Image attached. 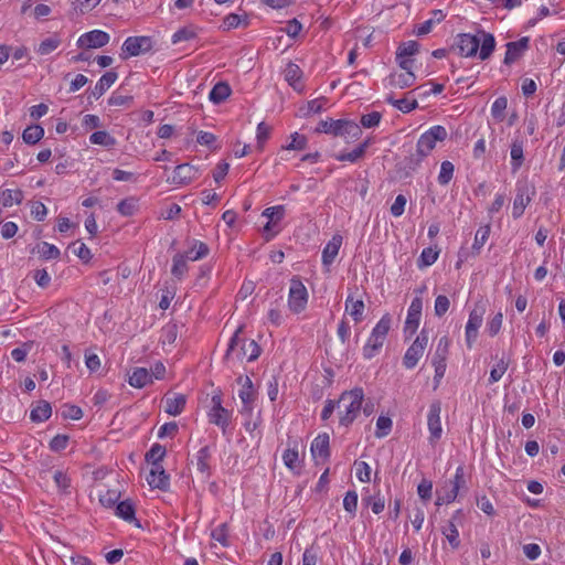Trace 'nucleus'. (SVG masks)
I'll list each match as a JSON object with an SVG mask.
<instances>
[{
	"instance_id": "60",
	"label": "nucleus",
	"mask_w": 565,
	"mask_h": 565,
	"mask_svg": "<svg viewBox=\"0 0 565 565\" xmlns=\"http://www.w3.org/2000/svg\"><path fill=\"white\" fill-rule=\"evenodd\" d=\"M228 536V525L227 523H222L215 529L212 530L211 537L217 542H220L223 546L228 545L227 541Z\"/></svg>"
},
{
	"instance_id": "64",
	"label": "nucleus",
	"mask_w": 565,
	"mask_h": 565,
	"mask_svg": "<svg viewBox=\"0 0 565 565\" xmlns=\"http://www.w3.org/2000/svg\"><path fill=\"white\" fill-rule=\"evenodd\" d=\"M70 437L64 434H58L54 436L50 441V449L52 451H62L64 450L68 445Z\"/></svg>"
},
{
	"instance_id": "43",
	"label": "nucleus",
	"mask_w": 565,
	"mask_h": 565,
	"mask_svg": "<svg viewBox=\"0 0 565 565\" xmlns=\"http://www.w3.org/2000/svg\"><path fill=\"white\" fill-rule=\"evenodd\" d=\"M38 249L41 258L44 260L57 259L61 255L60 249L55 245L47 242H42L39 244Z\"/></svg>"
},
{
	"instance_id": "9",
	"label": "nucleus",
	"mask_w": 565,
	"mask_h": 565,
	"mask_svg": "<svg viewBox=\"0 0 565 565\" xmlns=\"http://www.w3.org/2000/svg\"><path fill=\"white\" fill-rule=\"evenodd\" d=\"M449 339L446 335L441 337L434 352L431 359V364L435 367L434 388H437L439 386L440 381L445 375L447 367V358L449 353Z\"/></svg>"
},
{
	"instance_id": "34",
	"label": "nucleus",
	"mask_w": 565,
	"mask_h": 565,
	"mask_svg": "<svg viewBox=\"0 0 565 565\" xmlns=\"http://www.w3.org/2000/svg\"><path fill=\"white\" fill-rule=\"evenodd\" d=\"M302 76V71L295 63H289L285 70V78L295 89H301L302 84L300 82Z\"/></svg>"
},
{
	"instance_id": "3",
	"label": "nucleus",
	"mask_w": 565,
	"mask_h": 565,
	"mask_svg": "<svg viewBox=\"0 0 565 565\" xmlns=\"http://www.w3.org/2000/svg\"><path fill=\"white\" fill-rule=\"evenodd\" d=\"M242 330L243 327H238L230 340L224 356L225 361L227 362L235 359L242 361L244 358H247V361L253 362L257 360L262 353V349L255 340H247L239 337Z\"/></svg>"
},
{
	"instance_id": "55",
	"label": "nucleus",
	"mask_w": 565,
	"mask_h": 565,
	"mask_svg": "<svg viewBox=\"0 0 565 565\" xmlns=\"http://www.w3.org/2000/svg\"><path fill=\"white\" fill-rule=\"evenodd\" d=\"M291 141L284 146L285 150H303L307 148L308 139L305 135H300L298 132H294L291 136Z\"/></svg>"
},
{
	"instance_id": "10",
	"label": "nucleus",
	"mask_w": 565,
	"mask_h": 565,
	"mask_svg": "<svg viewBox=\"0 0 565 565\" xmlns=\"http://www.w3.org/2000/svg\"><path fill=\"white\" fill-rule=\"evenodd\" d=\"M535 195V188L531 185L527 181H518L516 182V194L513 201L512 207V217L520 218L526 206L532 201V198Z\"/></svg>"
},
{
	"instance_id": "17",
	"label": "nucleus",
	"mask_w": 565,
	"mask_h": 565,
	"mask_svg": "<svg viewBox=\"0 0 565 565\" xmlns=\"http://www.w3.org/2000/svg\"><path fill=\"white\" fill-rule=\"evenodd\" d=\"M423 310V301L419 297L412 300L407 311L404 332L413 335L418 329Z\"/></svg>"
},
{
	"instance_id": "25",
	"label": "nucleus",
	"mask_w": 565,
	"mask_h": 565,
	"mask_svg": "<svg viewBox=\"0 0 565 565\" xmlns=\"http://www.w3.org/2000/svg\"><path fill=\"white\" fill-rule=\"evenodd\" d=\"M128 382L132 387L141 388L152 383V375L146 367H136L129 375Z\"/></svg>"
},
{
	"instance_id": "26",
	"label": "nucleus",
	"mask_w": 565,
	"mask_h": 565,
	"mask_svg": "<svg viewBox=\"0 0 565 565\" xmlns=\"http://www.w3.org/2000/svg\"><path fill=\"white\" fill-rule=\"evenodd\" d=\"M370 145H371V140L366 139L363 142H361L356 148H354L352 151L335 154L334 158L338 161L356 162L359 159H361L365 154Z\"/></svg>"
},
{
	"instance_id": "8",
	"label": "nucleus",
	"mask_w": 565,
	"mask_h": 565,
	"mask_svg": "<svg viewBox=\"0 0 565 565\" xmlns=\"http://www.w3.org/2000/svg\"><path fill=\"white\" fill-rule=\"evenodd\" d=\"M308 302V291L298 276L290 279L288 307L294 313H300L305 310Z\"/></svg>"
},
{
	"instance_id": "39",
	"label": "nucleus",
	"mask_w": 565,
	"mask_h": 565,
	"mask_svg": "<svg viewBox=\"0 0 565 565\" xmlns=\"http://www.w3.org/2000/svg\"><path fill=\"white\" fill-rule=\"evenodd\" d=\"M44 136V129L39 125H32L24 129L22 134L23 141L29 145H35Z\"/></svg>"
},
{
	"instance_id": "15",
	"label": "nucleus",
	"mask_w": 565,
	"mask_h": 565,
	"mask_svg": "<svg viewBox=\"0 0 565 565\" xmlns=\"http://www.w3.org/2000/svg\"><path fill=\"white\" fill-rule=\"evenodd\" d=\"M507 52L504 55L503 63L511 65L520 60L524 53L530 49V38L522 36L518 41L508 42L505 44Z\"/></svg>"
},
{
	"instance_id": "51",
	"label": "nucleus",
	"mask_w": 565,
	"mask_h": 565,
	"mask_svg": "<svg viewBox=\"0 0 565 565\" xmlns=\"http://www.w3.org/2000/svg\"><path fill=\"white\" fill-rule=\"evenodd\" d=\"M136 210H137V200L135 198L124 199L117 204V211L122 216H131L135 214Z\"/></svg>"
},
{
	"instance_id": "29",
	"label": "nucleus",
	"mask_w": 565,
	"mask_h": 565,
	"mask_svg": "<svg viewBox=\"0 0 565 565\" xmlns=\"http://www.w3.org/2000/svg\"><path fill=\"white\" fill-rule=\"evenodd\" d=\"M115 514L127 522L136 521L134 502L129 499L118 502L116 504Z\"/></svg>"
},
{
	"instance_id": "2",
	"label": "nucleus",
	"mask_w": 565,
	"mask_h": 565,
	"mask_svg": "<svg viewBox=\"0 0 565 565\" xmlns=\"http://www.w3.org/2000/svg\"><path fill=\"white\" fill-rule=\"evenodd\" d=\"M338 402L339 424L349 427L359 416L364 402V392L362 387H354L341 393Z\"/></svg>"
},
{
	"instance_id": "11",
	"label": "nucleus",
	"mask_w": 565,
	"mask_h": 565,
	"mask_svg": "<svg viewBox=\"0 0 565 565\" xmlns=\"http://www.w3.org/2000/svg\"><path fill=\"white\" fill-rule=\"evenodd\" d=\"M427 343L428 334L425 330H422L420 333L412 343V345L405 352V355L403 358V365L406 369L412 370L417 365L419 359L424 354Z\"/></svg>"
},
{
	"instance_id": "19",
	"label": "nucleus",
	"mask_w": 565,
	"mask_h": 565,
	"mask_svg": "<svg viewBox=\"0 0 565 565\" xmlns=\"http://www.w3.org/2000/svg\"><path fill=\"white\" fill-rule=\"evenodd\" d=\"M330 437L327 433L319 434L311 444V454L315 459L326 462L330 457Z\"/></svg>"
},
{
	"instance_id": "53",
	"label": "nucleus",
	"mask_w": 565,
	"mask_h": 565,
	"mask_svg": "<svg viewBox=\"0 0 565 565\" xmlns=\"http://www.w3.org/2000/svg\"><path fill=\"white\" fill-rule=\"evenodd\" d=\"M23 194L21 190H6L2 192L1 202L3 206H11L13 203H21Z\"/></svg>"
},
{
	"instance_id": "42",
	"label": "nucleus",
	"mask_w": 565,
	"mask_h": 565,
	"mask_svg": "<svg viewBox=\"0 0 565 565\" xmlns=\"http://www.w3.org/2000/svg\"><path fill=\"white\" fill-rule=\"evenodd\" d=\"M391 324H392V318H391L390 313H385L380 319V321L376 323V326L373 328L371 333H373V335L380 337L383 340H385L387 337V333L391 329Z\"/></svg>"
},
{
	"instance_id": "57",
	"label": "nucleus",
	"mask_w": 565,
	"mask_h": 565,
	"mask_svg": "<svg viewBox=\"0 0 565 565\" xmlns=\"http://www.w3.org/2000/svg\"><path fill=\"white\" fill-rule=\"evenodd\" d=\"M263 216L268 218V222L277 224L285 216V206L276 205L267 207L263 211Z\"/></svg>"
},
{
	"instance_id": "63",
	"label": "nucleus",
	"mask_w": 565,
	"mask_h": 565,
	"mask_svg": "<svg viewBox=\"0 0 565 565\" xmlns=\"http://www.w3.org/2000/svg\"><path fill=\"white\" fill-rule=\"evenodd\" d=\"M73 253L84 263H88L92 259L90 249L84 244L75 242L72 244Z\"/></svg>"
},
{
	"instance_id": "23",
	"label": "nucleus",
	"mask_w": 565,
	"mask_h": 565,
	"mask_svg": "<svg viewBox=\"0 0 565 565\" xmlns=\"http://www.w3.org/2000/svg\"><path fill=\"white\" fill-rule=\"evenodd\" d=\"M365 305L362 299H354L349 295L345 299V312L350 315L355 323L364 319Z\"/></svg>"
},
{
	"instance_id": "33",
	"label": "nucleus",
	"mask_w": 565,
	"mask_h": 565,
	"mask_svg": "<svg viewBox=\"0 0 565 565\" xmlns=\"http://www.w3.org/2000/svg\"><path fill=\"white\" fill-rule=\"evenodd\" d=\"M211 457L212 456L209 446L202 447L196 454V469L206 477H210L211 475Z\"/></svg>"
},
{
	"instance_id": "31",
	"label": "nucleus",
	"mask_w": 565,
	"mask_h": 565,
	"mask_svg": "<svg viewBox=\"0 0 565 565\" xmlns=\"http://www.w3.org/2000/svg\"><path fill=\"white\" fill-rule=\"evenodd\" d=\"M412 93H414V90L407 93V95L401 99H395L393 96H388L386 98V102L404 114L411 113L412 110L418 107V103L415 98H408V95H411Z\"/></svg>"
},
{
	"instance_id": "14",
	"label": "nucleus",
	"mask_w": 565,
	"mask_h": 565,
	"mask_svg": "<svg viewBox=\"0 0 565 565\" xmlns=\"http://www.w3.org/2000/svg\"><path fill=\"white\" fill-rule=\"evenodd\" d=\"M110 36L102 30H93L82 34L76 44L79 49H99L108 44Z\"/></svg>"
},
{
	"instance_id": "12",
	"label": "nucleus",
	"mask_w": 565,
	"mask_h": 565,
	"mask_svg": "<svg viewBox=\"0 0 565 565\" xmlns=\"http://www.w3.org/2000/svg\"><path fill=\"white\" fill-rule=\"evenodd\" d=\"M212 407L207 413L210 423L221 427L222 431L225 434L226 428L230 425L232 414L228 409L222 406V395L215 394L211 398Z\"/></svg>"
},
{
	"instance_id": "47",
	"label": "nucleus",
	"mask_w": 565,
	"mask_h": 565,
	"mask_svg": "<svg viewBox=\"0 0 565 565\" xmlns=\"http://www.w3.org/2000/svg\"><path fill=\"white\" fill-rule=\"evenodd\" d=\"M239 25H243V26L248 25L247 15L242 17L236 13H230L223 20V26L225 30L238 28Z\"/></svg>"
},
{
	"instance_id": "40",
	"label": "nucleus",
	"mask_w": 565,
	"mask_h": 565,
	"mask_svg": "<svg viewBox=\"0 0 565 565\" xmlns=\"http://www.w3.org/2000/svg\"><path fill=\"white\" fill-rule=\"evenodd\" d=\"M460 512H461V510H458L456 512V514L449 521V524H448L447 529H445L443 531L444 535L447 537V540H448V542H449V544L451 545L452 548H458L459 545H460L459 532H458L457 526L455 525V522H454V520L456 519V516Z\"/></svg>"
},
{
	"instance_id": "48",
	"label": "nucleus",
	"mask_w": 565,
	"mask_h": 565,
	"mask_svg": "<svg viewBox=\"0 0 565 565\" xmlns=\"http://www.w3.org/2000/svg\"><path fill=\"white\" fill-rule=\"evenodd\" d=\"M508 107V99L504 96L498 97L491 106V115L497 121L504 119V111Z\"/></svg>"
},
{
	"instance_id": "62",
	"label": "nucleus",
	"mask_w": 565,
	"mask_h": 565,
	"mask_svg": "<svg viewBox=\"0 0 565 565\" xmlns=\"http://www.w3.org/2000/svg\"><path fill=\"white\" fill-rule=\"evenodd\" d=\"M271 128L265 124L264 121L259 122L257 126V148L259 151L263 150L264 143L267 141V139L270 136Z\"/></svg>"
},
{
	"instance_id": "44",
	"label": "nucleus",
	"mask_w": 565,
	"mask_h": 565,
	"mask_svg": "<svg viewBox=\"0 0 565 565\" xmlns=\"http://www.w3.org/2000/svg\"><path fill=\"white\" fill-rule=\"evenodd\" d=\"M439 252L433 247H426L422 250V254L417 260L419 268L428 267L433 265L438 258Z\"/></svg>"
},
{
	"instance_id": "21",
	"label": "nucleus",
	"mask_w": 565,
	"mask_h": 565,
	"mask_svg": "<svg viewBox=\"0 0 565 565\" xmlns=\"http://www.w3.org/2000/svg\"><path fill=\"white\" fill-rule=\"evenodd\" d=\"M523 148L524 140L522 138L515 137L510 146L511 169L513 173L518 172L524 163Z\"/></svg>"
},
{
	"instance_id": "5",
	"label": "nucleus",
	"mask_w": 565,
	"mask_h": 565,
	"mask_svg": "<svg viewBox=\"0 0 565 565\" xmlns=\"http://www.w3.org/2000/svg\"><path fill=\"white\" fill-rule=\"evenodd\" d=\"M447 136L448 132L444 126H433L417 140L416 151L426 158L435 149L436 142L444 141Z\"/></svg>"
},
{
	"instance_id": "52",
	"label": "nucleus",
	"mask_w": 565,
	"mask_h": 565,
	"mask_svg": "<svg viewBox=\"0 0 565 565\" xmlns=\"http://www.w3.org/2000/svg\"><path fill=\"white\" fill-rule=\"evenodd\" d=\"M419 51V44L416 41L403 42L396 52L397 57H409L417 54Z\"/></svg>"
},
{
	"instance_id": "4",
	"label": "nucleus",
	"mask_w": 565,
	"mask_h": 565,
	"mask_svg": "<svg viewBox=\"0 0 565 565\" xmlns=\"http://www.w3.org/2000/svg\"><path fill=\"white\" fill-rule=\"evenodd\" d=\"M316 132L330 134L335 137H349L351 139H359L362 134L361 127L353 120L348 119H332L328 118L326 120H321L317 128Z\"/></svg>"
},
{
	"instance_id": "1",
	"label": "nucleus",
	"mask_w": 565,
	"mask_h": 565,
	"mask_svg": "<svg viewBox=\"0 0 565 565\" xmlns=\"http://www.w3.org/2000/svg\"><path fill=\"white\" fill-rule=\"evenodd\" d=\"M456 47L461 56L473 57L478 54L481 61H486L495 49V39L483 30H479L477 34L460 33L456 38Z\"/></svg>"
},
{
	"instance_id": "18",
	"label": "nucleus",
	"mask_w": 565,
	"mask_h": 565,
	"mask_svg": "<svg viewBox=\"0 0 565 565\" xmlns=\"http://www.w3.org/2000/svg\"><path fill=\"white\" fill-rule=\"evenodd\" d=\"M198 174V169L189 163L179 164L174 168L171 183L175 185L190 184Z\"/></svg>"
},
{
	"instance_id": "32",
	"label": "nucleus",
	"mask_w": 565,
	"mask_h": 565,
	"mask_svg": "<svg viewBox=\"0 0 565 565\" xmlns=\"http://www.w3.org/2000/svg\"><path fill=\"white\" fill-rule=\"evenodd\" d=\"M445 14L441 10H433L431 18L424 21L417 26L416 34L418 36L426 35L431 32L435 24L441 22L445 19Z\"/></svg>"
},
{
	"instance_id": "36",
	"label": "nucleus",
	"mask_w": 565,
	"mask_h": 565,
	"mask_svg": "<svg viewBox=\"0 0 565 565\" xmlns=\"http://www.w3.org/2000/svg\"><path fill=\"white\" fill-rule=\"evenodd\" d=\"M231 87L225 82H218L210 92V100L214 104H221L231 95Z\"/></svg>"
},
{
	"instance_id": "7",
	"label": "nucleus",
	"mask_w": 565,
	"mask_h": 565,
	"mask_svg": "<svg viewBox=\"0 0 565 565\" xmlns=\"http://www.w3.org/2000/svg\"><path fill=\"white\" fill-rule=\"evenodd\" d=\"M487 311V303L483 300H479L475 303L473 309L469 313V319L466 324V343L468 349H471L477 337L478 330L482 324L483 316Z\"/></svg>"
},
{
	"instance_id": "22",
	"label": "nucleus",
	"mask_w": 565,
	"mask_h": 565,
	"mask_svg": "<svg viewBox=\"0 0 565 565\" xmlns=\"http://www.w3.org/2000/svg\"><path fill=\"white\" fill-rule=\"evenodd\" d=\"M341 245L342 236L339 234L333 235L332 238L327 243L322 250V264L324 266H329L334 262Z\"/></svg>"
},
{
	"instance_id": "46",
	"label": "nucleus",
	"mask_w": 565,
	"mask_h": 565,
	"mask_svg": "<svg viewBox=\"0 0 565 565\" xmlns=\"http://www.w3.org/2000/svg\"><path fill=\"white\" fill-rule=\"evenodd\" d=\"M134 104V97L131 95H122L118 90L114 92L108 98V105L116 107L129 108Z\"/></svg>"
},
{
	"instance_id": "41",
	"label": "nucleus",
	"mask_w": 565,
	"mask_h": 565,
	"mask_svg": "<svg viewBox=\"0 0 565 565\" xmlns=\"http://www.w3.org/2000/svg\"><path fill=\"white\" fill-rule=\"evenodd\" d=\"M167 451L163 446L160 444H153L151 448L147 451L145 459L148 463L154 465V462H162Z\"/></svg>"
},
{
	"instance_id": "13",
	"label": "nucleus",
	"mask_w": 565,
	"mask_h": 565,
	"mask_svg": "<svg viewBox=\"0 0 565 565\" xmlns=\"http://www.w3.org/2000/svg\"><path fill=\"white\" fill-rule=\"evenodd\" d=\"M441 406L438 401L433 402L429 406L427 416V426L429 430V441L431 444L437 443L441 438L443 428L440 422Z\"/></svg>"
},
{
	"instance_id": "28",
	"label": "nucleus",
	"mask_w": 565,
	"mask_h": 565,
	"mask_svg": "<svg viewBox=\"0 0 565 565\" xmlns=\"http://www.w3.org/2000/svg\"><path fill=\"white\" fill-rule=\"evenodd\" d=\"M237 382L242 385V390L239 391L238 396H239L242 403L245 406H248L255 399L253 382L248 376H242V375L237 379Z\"/></svg>"
},
{
	"instance_id": "49",
	"label": "nucleus",
	"mask_w": 565,
	"mask_h": 565,
	"mask_svg": "<svg viewBox=\"0 0 565 565\" xmlns=\"http://www.w3.org/2000/svg\"><path fill=\"white\" fill-rule=\"evenodd\" d=\"M282 461L290 470L296 469L299 466V454L297 445L294 448H287L282 454Z\"/></svg>"
},
{
	"instance_id": "37",
	"label": "nucleus",
	"mask_w": 565,
	"mask_h": 565,
	"mask_svg": "<svg viewBox=\"0 0 565 565\" xmlns=\"http://www.w3.org/2000/svg\"><path fill=\"white\" fill-rule=\"evenodd\" d=\"M89 141L93 145L104 146L106 148H113L116 146V139L110 136L106 130H98L89 136Z\"/></svg>"
},
{
	"instance_id": "58",
	"label": "nucleus",
	"mask_w": 565,
	"mask_h": 565,
	"mask_svg": "<svg viewBox=\"0 0 565 565\" xmlns=\"http://www.w3.org/2000/svg\"><path fill=\"white\" fill-rule=\"evenodd\" d=\"M60 44H61V40L58 38H56V36L47 38L39 44V47L36 51L41 55H47L51 52H53L55 49H57Z\"/></svg>"
},
{
	"instance_id": "30",
	"label": "nucleus",
	"mask_w": 565,
	"mask_h": 565,
	"mask_svg": "<svg viewBox=\"0 0 565 565\" xmlns=\"http://www.w3.org/2000/svg\"><path fill=\"white\" fill-rule=\"evenodd\" d=\"M416 76L413 72L401 74H392L390 76V85L395 88L404 89L415 84Z\"/></svg>"
},
{
	"instance_id": "20",
	"label": "nucleus",
	"mask_w": 565,
	"mask_h": 565,
	"mask_svg": "<svg viewBox=\"0 0 565 565\" xmlns=\"http://www.w3.org/2000/svg\"><path fill=\"white\" fill-rule=\"evenodd\" d=\"M117 78L118 74L115 71L106 72L96 83L94 88L87 90L88 98H100L105 92L117 81Z\"/></svg>"
},
{
	"instance_id": "61",
	"label": "nucleus",
	"mask_w": 565,
	"mask_h": 565,
	"mask_svg": "<svg viewBox=\"0 0 565 565\" xmlns=\"http://www.w3.org/2000/svg\"><path fill=\"white\" fill-rule=\"evenodd\" d=\"M363 502L366 505H370L372 511H373V513H375V514H380L384 510V508H385V500L380 494H377V495H370L367 498H364Z\"/></svg>"
},
{
	"instance_id": "59",
	"label": "nucleus",
	"mask_w": 565,
	"mask_h": 565,
	"mask_svg": "<svg viewBox=\"0 0 565 565\" xmlns=\"http://www.w3.org/2000/svg\"><path fill=\"white\" fill-rule=\"evenodd\" d=\"M392 419L387 416H380L376 420L375 436L379 438L385 437L392 429Z\"/></svg>"
},
{
	"instance_id": "50",
	"label": "nucleus",
	"mask_w": 565,
	"mask_h": 565,
	"mask_svg": "<svg viewBox=\"0 0 565 565\" xmlns=\"http://www.w3.org/2000/svg\"><path fill=\"white\" fill-rule=\"evenodd\" d=\"M424 159L425 157L420 156L417 151L406 157L403 161L404 170H406L405 175H409L412 172L416 171Z\"/></svg>"
},
{
	"instance_id": "16",
	"label": "nucleus",
	"mask_w": 565,
	"mask_h": 565,
	"mask_svg": "<svg viewBox=\"0 0 565 565\" xmlns=\"http://www.w3.org/2000/svg\"><path fill=\"white\" fill-rule=\"evenodd\" d=\"M147 482L152 489H159L161 491H167L169 489L170 477L166 472L162 463L154 462V465H151V469L147 476Z\"/></svg>"
},
{
	"instance_id": "54",
	"label": "nucleus",
	"mask_w": 565,
	"mask_h": 565,
	"mask_svg": "<svg viewBox=\"0 0 565 565\" xmlns=\"http://www.w3.org/2000/svg\"><path fill=\"white\" fill-rule=\"evenodd\" d=\"M489 235H490V226L489 225L482 226L477 231L476 236H475V242L472 245V249L477 254L480 253V249L483 247V245L488 241Z\"/></svg>"
},
{
	"instance_id": "27",
	"label": "nucleus",
	"mask_w": 565,
	"mask_h": 565,
	"mask_svg": "<svg viewBox=\"0 0 565 565\" xmlns=\"http://www.w3.org/2000/svg\"><path fill=\"white\" fill-rule=\"evenodd\" d=\"M52 415V406L46 401H41L31 409L30 418L33 423L47 420Z\"/></svg>"
},
{
	"instance_id": "24",
	"label": "nucleus",
	"mask_w": 565,
	"mask_h": 565,
	"mask_svg": "<svg viewBox=\"0 0 565 565\" xmlns=\"http://www.w3.org/2000/svg\"><path fill=\"white\" fill-rule=\"evenodd\" d=\"M185 404L186 397L183 394H175L171 397L167 396L164 411L171 416H178L183 412Z\"/></svg>"
},
{
	"instance_id": "56",
	"label": "nucleus",
	"mask_w": 565,
	"mask_h": 565,
	"mask_svg": "<svg viewBox=\"0 0 565 565\" xmlns=\"http://www.w3.org/2000/svg\"><path fill=\"white\" fill-rule=\"evenodd\" d=\"M344 510L351 514V518L355 516L358 508V493L354 490L348 491L343 499Z\"/></svg>"
},
{
	"instance_id": "38",
	"label": "nucleus",
	"mask_w": 565,
	"mask_h": 565,
	"mask_svg": "<svg viewBox=\"0 0 565 565\" xmlns=\"http://www.w3.org/2000/svg\"><path fill=\"white\" fill-rule=\"evenodd\" d=\"M172 262L173 264L171 268V274L173 277L180 280L188 273V260H185L184 256H182L181 253H178L173 256Z\"/></svg>"
},
{
	"instance_id": "45",
	"label": "nucleus",
	"mask_w": 565,
	"mask_h": 565,
	"mask_svg": "<svg viewBox=\"0 0 565 565\" xmlns=\"http://www.w3.org/2000/svg\"><path fill=\"white\" fill-rule=\"evenodd\" d=\"M455 166L450 161H443L440 164V171L438 174V183L440 185H447L454 178Z\"/></svg>"
},
{
	"instance_id": "35",
	"label": "nucleus",
	"mask_w": 565,
	"mask_h": 565,
	"mask_svg": "<svg viewBox=\"0 0 565 565\" xmlns=\"http://www.w3.org/2000/svg\"><path fill=\"white\" fill-rule=\"evenodd\" d=\"M384 341L382 338L370 334L365 345L363 347V356L367 360L374 358L380 349L383 347Z\"/></svg>"
},
{
	"instance_id": "6",
	"label": "nucleus",
	"mask_w": 565,
	"mask_h": 565,
	"mask_svg": "<svg viewBox=\"0 0 565 565\" xmlns=\"http://www.w3.org/2000/svg\"><path fill=\"white\" fill-rule=\"evenodd\" d=\"M153 47V40L151 36L138 35L128 36L121 45L120 57L127 60L132 56L148 53Z\"/></svg>"
}]
</instances>
